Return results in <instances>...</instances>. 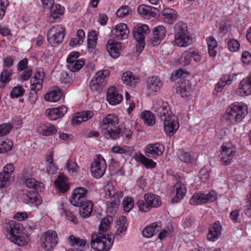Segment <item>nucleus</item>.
Wrapping results in <instances>:
<instances>
[{"instance_id": "nucleus-43", "label": "nucleus", "mask_w": 251, "mask_h": 251, "mask_svg": "<svg viewBox=\"0 0 251 251\" xmlns=\"http://www.w3.org/2000/svg\"><path fill=\"white\" fill-rule=\"evenodd\" d=\"M112 221V218L111 216H107L103 218L100 225V228L98 233L104 234L109 227V225Z\"/></svg>"}, {"instance_id": "nucleus-25", "label": "nucleus", "mask_w": 251, "mask_h": 251, "mask_svg": "<svg viewBox=\"0 0 251 251\" xmlns=\"http://www.w3.org/2000/svg\"><path fill=\"white\" fill-rule=\"evenodd\" d=\"M162 85V82L158 76H153L148 78L147 87L150 93L158 92Z\"/></svg>"}, {"instance_id": "nucleus-53", "label": "nucleus", "mask_w": 251, "mask_h": 251, "mask_svg": "<svg viewBox=\"0 0 251 251\" xmlns=\"http://www.w3.org/2000/svg\"><path fill=\"white\" fill-rule=\"evenodd\" d=\"M123 204L124 211L128 212L133 206V201L131 198H125L123 200Z\"/></svg>"}, {"instance_id": "nucleus-44", "label": "nucleus", "mask_w": 251, "mask_h": 251, "mask_svg": "<svg viewBox=\"0 0 251 251\" xmlns=\"http://www.w3.org/2000/svg\"><path fill=\"white\" fill-rule=\"evenodd\" d=\"M178 158L181 161L186 163H192L195 161L193 153L189 152H180L178 155Z\"/></svg>"}, {"instance_id": "nucleus-18", "label": "nucleus", "mask_w": 251, "mask_h": 251, "mask_svg": "<svg viewBox=\"0 0 251 251\" xmlns=\"http://www.w3.org/2000/svg\"><path fill=\"white\" fill-rule=\"evenodd\" d=\"M122 49L121 43L114 39H110L107 41L106 49L109 55L113 58H116L120 55V51Z\"/></svg>"}, {"instance_id": "nucleus-63", "label": "nucleus", "mask_w": 251, "mask_h": 251, "mask_svg": "<svg viewBox=\"0 0 251 251\" xmlns=\"http://www.w3.org/2000/svg\"><path fill=\"white\" fill-rule=\"evenodd\" d=\"M137 205L140 210L143 212L148 211L150 209V206L143 200H139L137 202Z\"/></svg>"}, {"instance_id": "nucleus-5", "label": "nucleus", "mask_w": 251, "mask_h": 251, "mask_svg": "<svg viewBox=\"0 0 251 251\" xmlns=\"http://www.w3.org/2000/svg\"><path fill=\"white\" fill-rule=\"evenodd\" d=\"M58 243V236L55 231L49 229L41 234L40 244L42 248L50 251Z\"/></svg>"}, {"instance_id": "nucleus-38", "label": "nucleus", "mask_w": 251, "mask_h": 251, "mask_svg": "<svg viewBox=\"0 0 251 251\" xmlns=\"http://www.w3.org/2000/svg\"><path fill=\"white\" fill-rule=\"evenodd\" d=\"M175 37L178 38L181 35L189 33L188 31L187 25L186 24L179 22L176 23L174 26Z\"/></svg>"}, {"instance_id": "nucleus-14", "label": "nucleus", "mask_w": 251, "mask_h": 251, "mask_svg": "<svg viewBox=\"0 0 251 251\" xmlns=\"http://www.w3.org/2000/svg\"><path fill=\"white\" fill-rule=\"evenodd\" d=\"M164 123V129L168 136L173 135L179 127V123L177 118L172 115L163 120Z\"/></svg>"}, {"instance_id": "nucleus-50", "label": "nucleus", "mask_w": 251, "mask_h": 251, "mask_svg": "<svg viewBox=\"0 0 251 251\" xmlns=\"http://www.w3.org/2000/svg\"><path fill=\"white\" fill-rule=\"evenodd\" d=\"M13 179L10 176L4 173H0V188L5 187L8 183Z\"/></svg>"}, {"instance_id": "nucleus-30", "label": "nucleus", "mask_w": 251, "mask_h": 251, "mask_svg": "<svg viewBox=\"0 0 251 251\" xmlns=\"http://www.w3.org/2000/svg\"><path fill=\"white\" fill-rule=\"evenodd\" d=\"M76 206L79 207V214L82 218H88L91 214L93 210V203L91 201H88L81 203V205H76Z\"/></svg>"}, {"instance_id": "nucleus-6", "label": "nucleus", "mask_w": 251, "mask_h": 251, "mask_svg": "<svg viewBox=\"0 0 251 251\" xmlns=\"http://www.w3.org/2000/svg\"><path fill=\"white\" fill-rule=\"evenodd\" d=\"M65 28L61 25H56L50 28L48 32V41L52 45L60 44L64 39Z\"/></svg>"}, {"instance_id": "nucleus-24", "label": "nucleus", "mask_w": 251, "mask_h": 251, "mask_svg": "<svg viewBox=\"0 0 251 251\" xmlns=\"http://www.w3.org/2000/svg\"><path fill=\"white\" fill-rule=\"evenodd\" d=\"M222 226L219 221H216L209 227L207 238L211 241H215L221 234Z\"/></svg>"}, {"instance_id": "nucleus-16", "label": "nucleus", "mask_w": 251, "mask_h": 251, "mask_svg": "<svg viewBox=\"0 0 251 251\" xmlns=\"http://www.w3.org/2000/svg\"><path fill=\"white\" fill-rule=\"evenodd\" d=\"M164 151V147L158 143L148 145L145 151L146 155L149 158H153L161 155Z\"/></svg>"}, {"instance_id": "nucleus-4", "label": "nucleus", "mask_w": 251, "mask_h": 251, "mask_svg": "<svg viewBox=\"0 0 251 251\" xmlns=\"http://www.w3.org/2000/svg\"><path fill=\"white\" fill-rule=\"evenodd\" d=\"M114 238L112 234L94 232L91 236V245L97 251H107L111 248Z\"/></svg>"}, {"instance_id": "nucleus-45", "label": "nucleus", "mask_w": 251, "mask_h": 251, "mask_svg": "<svg viewBox=\"0 0 251 251\" xmlns=\"http://www.w3.org/2000/svg\"><path fill=\"white\" fill-rule=\"evenodd\" d=\"M68 63V68L73 72L79 71L84 65V61L80 60H77L76 61Z\"/></svg>"}, {"instance_id": "nucleus-13", "label": "nucleus", "mask_w": 251, "mask_h": 251, "mask_svg": "<svg viewBox=\"0 0 251 251\" xmlns=\"http://www.w3.org/2000/svg\"><path fill=\"white\" fill-rule=\"evenodd\" d=\"M87 189L84 187H80L75 189L70 199L71 203L75 206L81 205V203L87 201Z\"/></svg>"}, {"instance_id": "nucleus-27", "label": "nucleus", "mask_w": 251, "mask_h": 251, "mask_svg": "<svg viewBox=\"0 0 251 251\" xmlns=\"http://www.w3.org/2000/svg\"><path fill=\"white\" fill-rule=\"evenodd\" d=\"M122 80L125 84L130 86H135L139 82V78L130 71L123 74Z\"/></svg>"}, {"instance_id": "nucleus-64", "label": "nucleus", "mask_w": 251, "mask_h": 251, "mask_svg": "<svg viewBox=\"0 0 251 251\" xmlns=\"http://www.w3.org/2000/svg\"><path fill=\"white\" fill-rule=\"evenodd\" d=\"M68 171L71 173L77 172V165L76 163L74 161L69 160L66 165Z\"/></svg>"}, {"instance_id": "nucleus-48", "label": "nucleus", "mask_w": 251, "mask_h": 251, "mask_svg": "<svg viewBox=\"0 0 251 251\" xmlns=\"http://www.w3.org/2000/svg\"><path fill=\"white\" fill-rule=\"evenodd\" d=\"M104 197L106 199H109L117 192H116L114 185L111 183H108L104 186Z\"/></svg>"}, {"instance_id": "nucleus-54", "label": "nucleus", "mask_w": 251, "mask_h": 251, "mask_svg": "<svg viewBox=\"0 0 251 251\" xmlns=\"http://www.w3.org/2000/svg\"><path fill=\"white\" fill-rule=\"evenodd\" d=\"M104 86L102 83L98 81L95 79H93L90 82L89 87L92 91H100L102 89Z\"/></svg>"}, {"instance_id": "nucleus-10", "label": "nucleus", "mask_w": 251, "mask_h": 251, "mask_svg": "<svg viewBox=\"0 0 251 251\" xmlns=\"http://www.w3.org/2000/svg\"><path fill=\"white\" fill-rule=\"evenodd\" d=\"M221 153V161L224 165H228L231 163L236 153V149L233 145L229 142L223 144Z\"/></svg>"}, {"instance_id": "nucleus-7", "label": "nucleus", "mask_w": 251, "mask_h": 251, "mask_svg": "<svg viewBox=\"0 0 251 251\" xmlns=\"http://www.w3.org/2000/svg\"><path fill=\"white\" fill-rule=\"evenodd\" d=\"M107 168L106 161L100 154L95 156L91 166L92 176L96 178L101 177L105 173Z\"/></svg>"}, {"instance_id": "nucleus-28", "label": "nucleus", "mask_w": 251, "mask_h": 251, "mask_svg": "<svg viewBox=\"0 0 251 251\" xmlns=\"http://www.w3.org/2000/svg\"><path fill=\"white\" fill-rule=\"evenodd\" d=\"M133 158L137 161L140 162L147 169H152L156 166V164L155 162L146 157L141 153H136L134 155Z\"/></svg>"}, {"instance_id": "nucleus-8", "label": "nucleus", "mask_w": 251, "mask_h": 251, "mask_svg": "<svg viewBox=\"0 0 251 251\" xmlns=\"http://www.w3.org/2000/svg\"><path fill=\"white\" fill-rule=\"evenodd\" d=\"M149 32V26L146 25H142L134 28L133 35L136 41V48L137 52H140L144 49L145 42L144 34H148Z\"/></svg>"}, {"instance_id": "nucleus-41", "label": "nucleus", "mask_w": 251, "mask_h": 251, "mask_svg": "<svg viewBox=\"0 0 251 251\" xmlns=\"http://www.w3.org/2000/svg\"><path fill=\"white\" fill-rule=\"evenodd\" d=\"M109 75V72L107 70H100L98 71L95 75L94 79H96L105 85L107 77Z\"/></svg>"}, {"instance_id": "nucleus-35", "label": "nucleus", "mask_w": 251, "mask_h": 251, "mask_svg": "<svg viewBox=\"0 0 251 251\" xmlns=\"http://www.w3.org/2000/svg\"><path fill=\"white\" fill-rule=\"evenodd\" d=\"M164 17V21L168 24H172L177 17L176 12L171 8H167L162 11Z\"/></svg>"}, {"instance_id": "nucleus-56", "label": "nucleus", "mask_w": 251, "mask_h": 251, "mask_svg": "<svg viewBox=\"0 0 251 251\" xmlns=\"http://www.w3.org/2000/svg\"><path fill=\"white\" fill-rule=\"evenodd\" d=\"M25 90L22 86L15 87L12 90L10 95L12 98H18L23 96L24 94Z\"/></svg>"}, {"instance_id": "nucleus-29", "label": "nucleus", "mask_w": 251, "mask_h": 251, "mask_svg": "<svg viewBox=\"0 0 251 251\" xmlns=\"http://www.w3.org/2000/svg\"><path fill=\"white\" fill-rule=\"evenodd\" d=\"M62 95V90L57 87H55L52 90L45 95L44 99L48 101L56 102L60 99Z\"/></svg>"}, {"instance_id": "nucleus-61", "label": "nucleus", "mask_w": 251, "mask_h": 251, "mask_svg": "<svg viewBox=\"0 0 251 251\" xmlns=\"http://www.w3.org/2000/svg\"><path fill=\"white\" fill-rule=\"evenodd\" d=\"M57 111L53 108L51 109H48L46 111V115L50 120H55L59 119V117L57 114Z\"/></svg>"}, {"instance_id": "nucleus-32", "label": "nucleus", "mask_w": 251, "mask_h": 251, "mask_svg": "<svg viewBox=\"0 0 251 251\" xmlns=\"http://www.w3.org/2000/svg\"><path fill=\"white\" fill-rule=\"evenodd\" d=\"M39 130L40 134L45 136H52L57 132L55 126L50 123L42 125Z\"/></svg>"}, {"instance_id": "nucleus-47", "label": "nucleus", "mask_w": 251, "mask_h": 251, "mask_svg": "<svg viewBox=\"0 0 251 251\" xmlns=\"http://www.w3.org/2000/svg\"><path fill=\"white\" fill-rule=\"evenodd\" d=\"M123 197L122 192H117L114 196H113L110 199V202L111 207L113 208L117 207L120 204L121 199Z\"/></svg>"}, {"instance_id": "nucleus-26", "label": "nucleus", "mask_w": 251, "mask_h": 251, "mask_svg": "<svg viewBox=\"0 0 251 251\" xmlns=\"http://www.w3.org/2000/svg\"><path fill=\"white\" fill-rule=\"evenodd\" d=\"M237 93L241 96H245L251 93V80L250 77H246L241 81Z\"/></svg>"}, {"instance_id": "nucleus-37", "label": "nucleus", "mask_w": 251, "mask_h": 251, "mask_svg": "<svg viewBox=\"0 0 251 251\" xmlns=\"http://www.w3.org/2000/svg\"><path fill=\"white\" fill-rule=\"evenodd\" d=\"M23 199L25 202L27 204H34L37 205L41 203V200L38 194L34 192H29L24 194Z\"/></svg>"}, {"instance_id": "nucleus-57", "label": "nucleus", "mask_w": 251, "mask_h": 251, "mask_svg": "<svg viewBox=\"0 0 251 251\" xmlns=\"http://www.w3.org/2000/svg\"><path fill=\"white\" fill-rule=\"evenodd\" d=\"M229 50L232 52L237 51L240 47L239 42L235 39H231L227 42Z\"/></svg>"}, {"instance_id": "nucleus-55", "label": "nucleus", "mask_w": 251, "mask_h": 251, "mask_svg": "<svg viewBox=\"0 0 251 251\" xmlns=\"http://www.w3.org/2000/svg\"><path fill=\"white\" fill-rule=\"evenodd\" d=\"M12 126L10 124H2L0 125V137L9 133Z\"/></svg>"}, {"instance_id": "nucleus-39", "label": "nucleus", "mask_w": 251, "mask_h": 251, "mask_svg": "<svg viewBox=\"0 0 251 251\" xmlns=\"http://www.w3.org/2000/svg\"><path fill=\"white\" fill-rule=\"evenodd\" d=\"M141 117L144 123L147 126L153 125L155 123V118L154 114L150 111H144L141 114Z\"/></svg>"}, {"instance_id": "nucleus-20", "label": "nucleus", "mask_w": 251, "mask_h": 251, "mask_svg": "<svg viewBox=\"0 0 251 251\" xmlns=\"http://www.w3.org/2000/svg\"><path fill=\"white\" fill-rule=\"evenodd\" d=\"M122 95L118 93L115 87H109L107 92V100L111 105L119 104L122 100Z\"/></svg>"}, {"instance_id": "nucleus-31", "label": "nucleus", "mask_w": 251, "mask_h": 251, "mask_svg": "<svg viewBox=\"0 0 251 251\" xmlns=\"http://www.w3.org/2000/svg\"><path fill=\"white\" fill-rule=\"evenodd\" d=\"M144 200L150 207H158L161 205L160 197L151 193L146 194L144 195Z\"/></svg>"}, {"instance_id": "nucleus-40", "label": "nucleus", "mask_w": 251, "mask_h": 251, "mask_svg": "<svg viewBox=\"0 0 251 251\" xmlns=\"http://www.w3.org/2000/svg\"><path fill=\"white\" fill-rule=\"evenodd\" d=\"M54 184L59 191L62 193L67 192L69 189L68 184L66 183L63 177L60 176H59L55 180Z\"/></svg>"}, {"instance_id": "nucleus-19", "label": "nucleus", "mask_w": 251, "mask_h": 251, "mask_svg": "<svg viewBox=\"0 0 251 251\" xmlns=\"http://www.w3.org/2000/svg\"><path fill=\"white\" fill-rule=\"evenodd\" d=\"M137 11L139 14L147 18L156 17L159 14L157 8L145 4L139 5Z\"/></svg>"}, {"instance_id": "nucleus-49", "label": "nucleus", "mask_w": 251, "mask_h": 251, "mask_svg": "<svg viewBox=\"0 0 251 251\" xmlns=\"http://www.w3.org/2000/svg\"><path fill=\"white\" fill-rule=\"evenodd\" d=\"M191 58V51H185L182 54L179 63L183 66L188 65L190 63Z\"/></svg>"}, {"instance_id": "nucleus-9", "label": "nucleus", "mask_w": 251, "mask_h": 251, "mask_svg": "<svg viewBox=\"0 0 251 251\" xmlns=\"http://www.w3.org/2000/svg\"><path fill=\"white\" fill-rule=\"evenodd\" d=\"M152 110L162 121L173 115L168 102L161 100L153 103Z\"/></svg>"}, {"instance_id": "nucleus-58", "label": "nucleus", "mask_w": 251, "mask_h": 251, "mask_svg": "<svg viewBox=\"0 0 251 251\" xmlns=\"http://www.w3.org/2000/svg\"><path fill=\"white\" fill-rule=\"evenodd\" d=\"M1 147H0V153L10 151L13 146V143L10 140L3 141L1 144Z\"/></svg>"}, {"instance_id": "nucleus-52", "label": "nucleus", "mask_w": 251, "mask_h": 251, "mask_svg": "<svg viewBox=\"0 0 251 251\" xmlns=\"http://www.w3.org/2000/svg\"><path fill=\"white\" fill-rule=\"evenodd\" d=\"M12 73L13 72L11 70H3L0 74V81L2 83H6L11 79Z\"/></svg>"}, {"instance_id": "nucleus-17", "label": "nucleus", "mask_w": 251, "mask_h": 251, "mask_svg": "<svg viewBox=\"0 0 251 251\" xmlns=\"http://www.w3.org/2000/svg\"><path fill=\"white\" fill-rule=\"evenodd\" d=\"M112 32L118 40H123L127 38L129 30L125 24L120 23L113 27Z\"/></svg>"}, {"instance_id": "nucleus-2", "label": "nucleus", "mask_w": 251, "mask_h": 251, "mask_svg": "<svg viewBox=\"0 0 251 251\" xmlns=\"http://www.w3.org/2000/svg\"><path fill=\"white\" fill-rule=\"evenodd\" d=\"M4 230L7 238L15 244L19 246L27 244L28 238L21 232L20 224L14 221H9L5 224Z\"/></svg>"}, {"instance_id": "nucleus-21", "label": "nucleus", "mask_w": 251, "mask_h": 251, "mask_svg": "<svg viewBox=\"0 0 251 251\" xmlns=\"http://www.w3.org/2000/svg\"><path fill=\"white\" fill-rule=\"evenodd\" d=\"M48 9H50V16L48 21L50 23L55 22L56 19L59 18L64 14V8L60 4L54 3Z\"/></svg>"}, {"instance_id": "nucleus-46", "label": "nucleus", "mask_w": 251, "mask_h": 251, "mask_svg": "<svg viewBox=\"0 0 251 251\" xmlns=\"http://www.w3.org/2000/svg\"><path fill=\"white\" fill-rule=\"evenodd\" d=\"M97 35L95 31L89 32L87 37V44L89 48L94 49L97 44Z\"/></svg>"}, {"instance_id": "nucleus-3", "label": "nucleus", "mask_w": 251, "mask_h": 251, "mask_svg": "<svg viewBox=\"0 0 251 251\" xmlns=\"http://www.w3.org/2000/svg\"><path fill=\"white\" fill-rule=\"evenodd\" d=\"M247 106L244 103L236 102L230 104L226 109V120L235 124L240 122L248 114Z\"/></svg>"}, {"instance_id": "nucleus-51", "label": "nucleus", "mask_w": 251, "mask_h": 251, "mask_svg": "<svg viewBox=\"0 0 251 251\" xmlns=\"http://www.w3.org/2000/svg\"><path fill=\"white\" fill-rule=\"evenodd\" d=\"M30 89L31 90L40 91L43 87V82L39 81V79L33 76L30 81Z\"/></svg>"}, {"instance_id": "nucleus-34", "label": "nucleus", "mask_w": 251, "mask_h": 251, "mask_svg": "<svg viewBox=\"0 0 251 251\" xmlns=\"http://www.w3.org/2000/svg\"><path fill=\"white\" fill-rule=\"evenodd\" d=\"M192 42V38L189 33L181 35L178 38L175 37V43L178 47H186Z\"/></svg>"}, {"instance_id": "nucleus-59", "label": "nucleus", "mask_w": 251, "mask_h": 251, "mask_svg": "<svg viewBox=\"0 0 251 251\" xmlns=\"http://www.w3.org/2000/svg\"><path fill=\"white\" fill-rule=\"evenodd\" d=\"M130 8L127 6H122L116 12V15L120 18L124 17L129 14Z\"/></svg>"}, {"instance_id": "nucleus-33", "label": "nucleus", "mask_w": 251, "mask_h": 251, "mask_svg": "<svg viewBox=\"0 0 251 251\" xmlns=\"http://www.w3.org/2000/svg\"><path fill=\"white\" fill-rule=\"evenodd\" d=\"M94 115L93 112L91 110H87L77 113L76 116L73 118V121L74 123L79 124L82 122H85L91 118Z\"/></svg>"}, {"instance_id": "nucleus-36", "label": "nucleus", "mask_w": 251, "mask_h": 251, "mask_svg": "<svg viewBox=\"0 0 251 251\" xmlns=\"http://www.w3.org/2000/svg\"><path fill=\"white\" fill-rule=\"evenodd\" d=\"M160 226L156 223L151 224L146 227L142 231V235L146 238H150L159 231Z\"/></svg>"}, {"instance_id": "nucleus-15", "label": "nucleus", "mask_w": 251, "mask_h": 251, "mask_svg": "<svg viewBox=\"0 0 251 251\" xmlns=\"http://www.w3.org/2000/svg\"><path fill=\"white\" fill-rule=\"evenodd\" d=\"M166 29L163 26L159 25L154 28L152 37L150 39V42L152 46L159 45L166 35Z\"/></svg>"}, {"instance_id": "nucleus-60", "label": "nucleus", "mask_w": 251, "mask_h": 251, "mask_svg": "<svg viewBox=\"0 0 251 251\" xmlns=\"http://www.w3.org/2000/svg\"><path fill=\"white\" fill-rule=\"evenodd\" d=\"M210 170L206 168H203L200 172V177L203 182L207 181L210 176Z\"/></svg>"}, {"instance_id": "nucleus-22", "label": "nucleus", "mask_w": 251, "mask_h": 251, "mask_svg": "<svg viewBox=\"0 0 251 251\" xmlns=\"http://www.w3.org/2000/svg\"><path fill=\"white\" fill-rule=\"evenodd\" d=\"M173 189L176 191V196L172 199L173 203H177L178 201L182 200L185 196L186 192L185 185L181 182H177L174 186Z\"/></svg>"}, {"instance_id": "nucleus-23", "label": "nucleus", "mask_w": 251, "mask_h": 251, "mask_svg": "<svg viewBox=\"0 0 251 251\" xmlns=\"http://www.w3.org/2000/svg\"><path fill=\"white\" fill-rule=\"evenodd\" d=\"M176 92L182 97H188L190 96L192 92V85L189 80H185L181 82L180 86L176 89Z\"/></svg>"}, {"instance_id": "nucleus-12", "label": "nucleus", "mask_w": 251, "mask_h": 251, "mask_svg": "<svg viewBox=\"0 0 251 251\" xmlns=\"http://www.w3.org/2000/svg\"><path fill=\"white\" fill-rule=\"evenodd\" d=\"M68 243L71 247L68 251H85L89 247V244L85 239L74 235H70L68 239Z\"/></svg>"}, {"instance_id": "nucleus-11", "label": "nucleus", "mask_w": 251, "mask_h": 251, "mask_svg": "<svg viewBox=\"0 0 251 251\" xmlns=\"http://www.w3.org/2000/svg\"><path fill=\"white\" fill-rule=\"evenodd\" d=\"M216 193L214 191H211L207 194L202 193H197L190 199L189 202L192 205H196L213 202L216 200Z\"/></svg>"}, {"instance_id": "nucleus-62", "label": "nucleus", "mask_w": 251, "mask_h": 251, "mask_svg": "<svg viewBox=\"0 0 251 251\" xmlns=\"http://www.w3.org/2000/svg\"><path fill=\"white\" fill-rule=\"evenodd\" d=\"M8 5V0H0V19L4 15L6 8Z\"/></svg>"}, {"instance_id": "nucleus-42", "label": "nucleus", "mask_w": 251, "mask_h": 251, "mask_svg": "<svg viewBox=\"0 0 251 251\" xmlns=\"http://www.w3.org/2000/svg\"><path fill=\"white\" fill-rule=\"evenodd\" d=\"M26 186L29 188L35 189L36 191H41L43 187V184L36 181L34 178H30L27 179L25 181Z\"/></svg>"}, {"instance_id": "nucleus-1", "label": "nucleus", "mask_w": 251, "mask_h": 251, "mask_svg": "<svg viewBox=\"0 0 251 251\" xmlns=\"http://www.w3.org/2000/svg\"><path fill=\"white\" fill-rule=\"evenodd\" d=\"M118 123V118L112 114L107 115L103 119L100 129L105 138L114 140L119 137L120 132L117 126Z\"/></svg>"}]
</instances>
